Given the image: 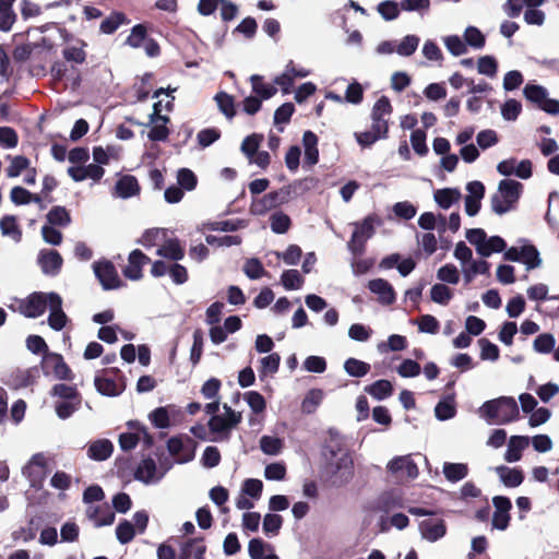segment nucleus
Segmentation results:
<instances>
[{
  "label": "nucleus",
  "instance_id": "1",
  "mask_svg": "<svg viewBox=\"0 0 559 559\" xmlns=\"http://www.w3.org/2000/svg\"><path fill=\"white\" fill-rule=\"evenodd\" d=\"M481 417L490 424H509L520 416L518 403L512 396H500L486 401L479 408Z\"/></svg>",
  "mask_w": 559,
  "mask_h": 559
},
{
  "label": "nucleus",
  "instance_id": "2",
  "mask_svg": "<svg viewBox=\"0 0 559 559\" xmlns=\"http://www.w3.org/2000/svg\"><path fill=\"white\" fill-rule=\"evenodd\" d=\"M523 190V185L512 179H503L499 182L498 193L491 197V209L498 215H503L513 210Z\"/></svg>",
  "mask_w": 559,
  "mask_h": 559
},
{
  "label": "nucleus",
  "instance_id": "3",
  "mask_svg": "<svg viewBox=\"0 0 559 559\" xmlns=\"http://www.w3.org/2000/svg\"><path fill=\"white\" fill-rule=\"evenodd\" d=\"M382 224L381 217L376 214L367 215L361 222L354 223L355 229L348 241V249L354 255H362L366 250V243L374 233V226Z\"/></svg>",
  "mask_w": 559,
  "mask_h": 559
},
{
  "label": "nucleus",
  "instance_id": "4",
  "mask_svg": "<svg viewBox=\"0 0 559 559\" xmlns=\"http://www.w3.org/2000/svg\"><path fill=\"white\" fill-rule=\"evenodd\" d=\"M96 390L106 396H118L124 389V376L118 368H106L103 370L102 376H96L94 379Z\"/></svg>",
  "mask_w": 559,
  "mask_h": 559
},
{
  "label": "nucleus",
  "instance_id": "5",
  "mask_svg": "<svg viewBox=\"0 0 559 559\" xmlns=\"http://www.w3.org/2000/svg\"><path fill=\"white\" fill-rule=\"evenodd\" d=\"M326 480L333 487L340 488L347 485L354 477V461L348 454L338 457L326 467Z\"/></svg>",
  "mask_w": 559,
  "mask_h": 559
},
{
  "label": "nucleus",
  "instance_id": "6",
  "mask_svg": "<svg viewBox=\"0 0 559 559\" xmlns=\"http://www.w3.org/2000/svg\"><path fill=\"white\" fill-rule=\"evenodd\" d=\"M57 294L56 292H34L19 302L17 310L26 318H38L49 308L51 304L50 297Z\"/></svg>",
  "mask_w": 559,
  "mask_h": 559
},
{
  "label": "nucleus",
  "instance_id": "7",
  "mask_svg": "<svg viewBox=\"0 0 559 559\" xmlns=\"http://www.w3.org/2000/svg\"><path fill=\"white\" fill-rule=\"evenodd\" d=\"M290 199V187H282L276 191H271L262 198L253 200L251 204V212L257 215H263L267 211L275 209Z\"/></svg>",
  "mask_w": 559,
  "mask_h": 559
},
{
  "label": "nucleus",
  "instance_id": "8",
  "mask_svg": "<svg viewBox=\"0 0 559 559\" xmlns=\"http://www.w3.org/2000/svg\"><path fill=\"white\" fill-rule=\"evenodd\" d=\"M95 276L105 290L117 289L123 286L114 263L109 260L95 261L93 263Z\"/></svg>",
  "mask_w": 559,
  "mask_h": 559
},
{
  "label": "nucleus",
  "instance_id": "9",
  "mask_svg": "<svg viewBox=\"0 0 559 559\" xmlns=\"http://www.w3.org/2000/svg\"><path fill=\"white\" fill-rule=\"evenodd\" d=\"M23 475L29 480L31 487L39 489L48 475V465L43 453L34 454L26 466Z\"/></svg>",
  "mask_w": 559,
  "mask_h": 559
},
{
  "label": "nucleus",
  "instance_id": "10",
  "mask_svg": "<svg viewBox=\"0 0 559 559\" xmlns=\"http://www.w3.org/2000/svg\"><path fill=\"white\" fill-rule=\"evenodd\" d=\"M41 369L45 374L53 373L57 379L71 381L73 373L64 361L62 355L57 353H46L43 356Z\"/></svg>",
  "mask_w": 559,
  "mask_h": 559
},
{
  "label": "nucleus",
  "instance_id": "11",
  "mask_svg": "<svg viewBox=\"0 0 559 559\" xmlns=\"http://www.w3.org/2000/svg\"><path fill=\"white\" fill-rule=\"evenodd\" d=\"M223 408L226 416L214 415L210 418L207 426L211 432L228 435V432L241 421V413L235 412L227 404H224Z\"/></svg>",
  "mask_w": 559,
  "mask_h": 559
},
{
  "label": "nucleus",
  "instance_id": "12",
  "mask_svg": "<svg viewBox=\"0 0 559 559\" xmlns=\"http://www.w3.org/2000/svg\"><path fill=\"white\" fill-rule=\"evenodd\" d=\"M495 512L492 515V527L504 531L510 524V510L512 509L511 500L506 496H495L492 498Z\"/></svg>",
  "mask_w": 559,
  "mask_h": 559
},
{
  "label": "nucleus",
  "instance_id": "13",
  "mask_svg": "<svg viewBox=\"0 0 559 559\" xmlns=\"http://www.w3.org/2000/svg\"><path fill=\"white\" fill-rule=\"evenodd\" d=\"M388 120H372L370 130L356 132L355 138L359 145L362 147H369L378 140L388 138Z\"/></svg>",
  "mask_w": 559,
  "mask_h": 559
},
{
  "label": "nucleus",
  "instance_id": "14",
  "mask_svg": "<svg viewBox=\"0 0 559 559\" xmlns=\"http://www.w3.org/2000/svg\"><path fill=\"white\" fill-rule=\"evenodd\" d=\"M466 190L468 194L465 197V212L468 216H475L481 207L485 186L481 181L475 180L466 185Z\"/></svg>",
  "mask_w": 559,
  "mask_h": 559
},
{
  "label": "nucleus",
  "instance_id": "15",
  "mask_svg": "<svg viewBox=\"0 0 559 559\" xmlns=\"http://www.w3.org/2000/svg\"><path fill=\"white\" fill-rule=\"evenodd\" d=\"M151 263V259L140 249H134L128 257V265L122 270L123 275L131 281H139L143 277V266Z\"/></svg>",
  "mask_w": 559,
  "mask_h": 559
},
{
  "label": "nucleus",
  "instance_id": "16",
  "mask_svg": "<svg viewBox=\"0 0 559 559\" xmlns=\"http://www.w3.org/2000/svg\"><path fill=\"white\" fill-rule=\"evenodd\" d=\"M37 261L43 273L49 276L58 275L63 264L61 254L53 249L40 250Z\"/></svg>",
  "mask_w": 559,
  "mask_h": 559
},
{
  "label": "nucleus",
  "instance_id": "17",
  "mask_svg": "<svg viewBox=\"0 0 559 559\" xmlns=\"http://www.w3.org/2000/svg\"><path fill=\"white\" fill-rule=\"evenodd\" d=\"M368 288L372 294L378 295V301L384 306H391L396 300L393 286L384 278H374L368 282Z\"/></svg>",
  "mask_w": 559,
  "mask_h": 559
},
{
  "label": "nucleus",
  "instance_id": "18",
  "mask_svg": "<svg viewBox=\"0 0 559 559\" xmlns=\"http://www.w3.org/2000/svg\"><path fill=\"white\" fill-rule=\"evenodd\" d=\"M50 313L48 316V325L55 331H61L68 323L69 318L62 309V298L59 294L50 297Z\"/></svg>",
  "mask_w": 559,
  "mask_h": 559
},
{
  "label": "nucleus",
  "instance_id": "19",
  "mask_svg": "<svg viewBox=\"0 0 559 559\" xmlns=\"http://www.w3.org/2000/svg\"><path fill=\"white\" fill-rule=\"evenodd\" d=\"M421 536L435 543L447 534V525L442 519H427L419 523Z\"/></svg>",
  "mask_w": 559,
  "mask_h": 559
},
{
  "label": "nucleus",
  "instance_id": "20",
  "mask_svg": "<svg viewBox=\"0 0 559 559\" xmlns=\"http://www.w3.org/2000/svg\"><path fill=\"white\" fill-rule=\"evenodd\" d=\"M86 514L87 518L94 522L96 527L111 525L116 518L115 512L108 503L88 507Z\"/></svg>",
  "mask_w": 559,
  "mask_h": 559
},
{
  "label": "nucleus",
  "instance_id": "21",
  "mask_svg": "<svg viewBox=\"0 0 559 559\" xmlns=\"http://www.w3.org/2000/svg\"><path fill=\"white\" fill-rule=\"evenodd\" d=\"M388 468L390 472L394 474H401V476H406L409 479H414L418 476V467L416 463L407 456H400L393 459Z\"/></svg>",
  "mask_w": 559,
  "mask_h": 559
},
{
  "label": "nucleus",
  "instance_id": "22",
  "mask_svg": "<svg viewBox=\"0 0 559 559\" xmlns=\"http://www.w3.org/2000/svg\"><path fill=\"white\" fill-rule=\"evenodd\" d=\"M530 438L526 436H512L508 443L504 460L509 463L518 462L522 457V452L528 447Z\"/></svg>",
  "mask_w": 559,
  "mask_h": 559
},
{
  "label": "nucleus",
  "instance_id": "23",
  "mask_svg": "<svg viewBox=\"0 0 559 559\" xmlns=\"http://www.w3.org/2000/svg\"><path fill=\"white\" fill-rule=\"evenodd\" d=\"M499 475L501 481L506 487L515 488L519 487L524 480L523 471L520 468H511L506 465H500L495 468Z\"/></svg>",
  "mask_w": 559,
  "mask_h": 559
},
{
  "label": "nucleus",
  "instance_id": "24",
  "mask_svg": "<svg viewBox=\"0 0 559 559\" xmlns=\"http://www.w3.org/2000/svg\"><path fill=\"white\" fill-rule=\"evenodd\" d=\"M38 377L37 368H29L26 370H15L11 372L9 378V384L14 389L26 388L28 385L34 384L36 378Z\"/></svg>",
  "mask_w": 559,
  "mask_h": 559
},
{
  "label": "nucleus",
  "instance_id": "25",
  "mask_svg": "<svg viewBox=\"0 0 559 559\" xmlns=\"http://www.w3.org/2000/svg\"><path fill=\"white\" fill-rule=\"evenodd\" d=\"M10 199L15 205H24L34 202L38 204L40 209H45V205L41 204V195L32 193L20 186H15L11 189Z\"/></svg>",
  "mask_w": 559,
  "mask_h": 559
},
{
  "label": "nucleus",
  "instance_id": "26",
  "mask_svg": "<svg viewBox=\"0 0 559 559\" xmlns=\"http://www.w3.org/2000/svg\"><path fill=\"white\" fill-rule=\"evenodd\" d=\"M117 194L128 199L139 194L140 186L138 179L132 175H124L116 182Z\"/></svg>",
  "mask_w": 559,
  "mask_h": 559
},
{
  "label": "nucleus",
  "instance_id": "27",
  "mask_svg": "<svg viewBox=\"0 0 559 559\" xmlns=\"http://www.w3.org/2000/svg\"><path fill=\"white\" fill-rule=\"evenodd\" d=\"M112 443L107 439H103L93 442L88 447L87 455L95 461H105L112 454Z\"/></svg>",
  "mask_w": 559,
  "mask_h": 559
},
{
  "label": "nucleus",
  "instance_id": "28",
  "mask_svg": "<svg viewBox=\"0 0 559 559\" xmlns=\"http://www.w3.org/2000/svg\"><path fill=\"white\" fill-rule=\"evenodd\" d=\"M133 460L129 456H119L115 461V474L122 481L129 483L134 478Z\"/></svg>",
  "mask_w": 559,
  "mask_h": 559
},
{
  "label": "nucleus",
  "instance_id": "29",
  "mask_svg": "<svg viewBox=\"0 0 559 559\" xmlns=\"http://www.w3.org/2000/svg\"><path fill=\"white\" fill-rule=\"evenodd\" d=\"M156 254L177 262L183 259L185 250L178 239H169L164 246L157 249Z\"/></svg>",
  "mask_w": 559,
  "mask_h": 559
},
{
  "label": "nucleus",
  "instance_id": "30",
  "mask_svg": "<svg viewBox=\"0 0 559 559\" xmlns=\"http://www.w3.org/2000/svg\"><path fill=\"white\" fill-rule=\"evenodd\" d=\"M461 198V192L456 188H443L435 192V201L443 209L448 210Z\"/></svg>",
  "mask_w": 559,
  "mask_h": 559
},
{
  "label": "nucleus",
  "instance_id": "31",
  "mask_svg": "<svg viewBox=\"0 0 559 559\" xmlns=\"http://www.w3.org/2000/svg\"><path fill=\"white\" fill-rule=\"evenodd\" d=\"M435 415L439 420H448L456 415L454 394H450L437 403Z\"/></svg>",
  "mask_w": 559,
  "mask_h": 559
},
{
  "label": "nucleus",
  "instance_id": "32",
  "mask_svg": "<svg viewBox=\"0 0 559 559\" xmlns=\"http://www.w3.org/2000/svg\"><path fill=\"white\" fill-rule=\"evenodd\" d=\"M365 391L376 400H384L393 393L392 383L389 380H377L365 388Z\"/></svg>",
  "mask_w": 559,
  "mask_h": 559
},
{
  "label": "nucleus",
  "instance_id": "33",
  "mask_svg": "<svg viewBox=\"0 0 559 559\" xmlns=\"http://www.w3.org/2000/svg\"><path fill=\"white\" fill-rule=\"evenodd\" d=\"M250 81L252 85V92L260 96L261 99H270L277 92L274 85L265 84L263 82V76L259 74L251 75Z\"/></svg>",
  "mask_w": 559,
  "mask_h": 559
},
{
  "label": "nucleus",
  "instance_id": "34",
  "mask_svg": "<svg viewBox=\"0 0 559 559\" xmlns=\"http://www.w3.org/2000/svg\"><path fill=\"white\" fill-rule=\"evenodd\" d=\"M323 395L321 389L310 390L301 402V412L307 415L313 414L321 404Z\"/></svg>",
  "mask_w": 559,
  "mask_h": 559
},
{
  "label": "nucleus",
  "instance_id": "35",
  "mask_svg": "<svg viewBox=\"0 0 559 559\" xmlns=\"http://www.w3.org/2000/svg\"><path fill=\"white\" fill-rule=\"evenodd\" d=\"M156 473V463L153 459L147 457L135 468L134 478L145 484L150 483Z\"/></svg>",
  "mask_w": 559,
  "mask_h": 559
},
{
  "label": "nucleus",
  "instance_id": "36",
  "mask_svg": "<svg viewBox=\"0 0 559 559\" xmlns=\"http://www.w3.org/2000/svg\"><path fill=\"white\" fill-rule=\"evenodd\" d=\"M214 99L227 119H233L236 116L235 99L231 95L226 92H218Z\"/></svg>",
  "mask_w": 559,
  "mask_h": 559
},
{
  "label": "nucleus",
  "instance_id": "37",
  "mask_svg": "<svg viewBox=\"0 0 559 559\" xmlns=\"http://www.w3.org/2000/svg\"><path fill=\"white\" fill-rule=\"evenodd\" d=\"M443 474L449 481L456 483L467 476L468 467L463 463H445Z\"/></svg>",
  "mask_w": 559,
  "mask_h": 559
},
{
  "label": "nucleus",
  "instance_id": "38",
  "mask_svg": "<svg viewBox=\"0 0 559 559\" xmlns=\"http://www.w3.org/2000/svg\"><path fill=\"white\" fill-rule=\"evenodd\" d=\"M126 22V14L115 11L100 23L99 31L104 34H114Z\"/></svg>",
  "mask_w": 559,
  "mask_h": 559
},
{
  "label": "nucleus",
  "instance_id": "39",
  "mask_svg": "<svg viewBox=\"0 0 559 559\" xmlns=\"http://www.w3.org/2000/svg\"><path fill=\"white\" fill-rule=\"evenodd\" d=\"M507 248V242L500 236H491L490 238H486L485 245L483 248H478V254L481 257H489L493 252H502Z\"/></svg>",
  "mask_w": 559,
  "mask_h": 559
},
{
  "label": "nucleus",
  "instance_id": "40",
  "mask_svg": "<svg viewBox=\"0 0 559 559\" xmlns=\"http://www.w3.org/2000/svg\"><path fill=\"white\" fill-rule=\"evenodd\" d=\"M522 260L521 262L526 265L527 270H533L542 264V259L539 257V252L534 245H524L522 246Z\"/></svg>",
  "mask_w": 559,
  "mask_h": 559
},
{
  "label": "nucleus",
  "instance_id": "41",
  "mask_svg": "<svg viewBox=\"0 0 559 559\" xmlns=\"http://www.w3.org/2000/svg\"><path fill=\"white\" fill-rule=\"evenodd\" d=\"M270 226L273 233L285 234L292 226V219L282 211L275 212L270 216Z\"/></svg>",
  "mask_w": 559,
  "mask_h": 559
},
{
  "label": "nucleus",
  "instance_id": "42",
  "mask_svg": "<svg viewBox=\"0 0 559 559\" xmlns=\"http://www.w3.org/2000/svg\"><path fill=\"white\" fill-rule=\"evenodd\" d=\"M345 371L356 378H361L370 371V365L357 358H348L344 362Z\"/></svg>",
  "mask_w": 559,
  "mask_h": 559
},
{
  "label": "nucleus",
  "instance_id": "43",
  "mask_svg": "<svg viewBox=\"0 0 559 559\" xmlns=\"http://www.w3.org/2000/svg\"><path fill=\"white\" fill-rule=\"evenodd\" d=\"M86 43L81 40L80 46H68L62 50V56L67 61L82 64L86 61V51L84 47Z\"/></svg>",
  "mask_w": 559,
  "mask_h": 559
},
{
  "label": "nucleus",
  "instance_id": "44",
  "mask_svg": "<svg viewBox=\"0 0 559 559\" xmlns=\"http://www.w3.org/2000/svg\"><path fill=\"white\" fill-rule=\"evenodd\" d=\"M47 221L52 226H67L71 222V216L64 206L56 205L48 212Z\"/></svg>",
  "mask_w": 559,
  "mask_h": 559
},
{
  "label": "nucleus",
  "instance_id": "45",
  "mask_svg": "<svg viewBox=\"0 0 559 559\" xmlns=\"http://www.w3.org/2000/svg\"><path fill=\"white\" fill-rule=\"evenodd\" d=\"M7 158L11 160V164L5 169L7 176L9 178L19 177L22 171L28 169L29 159L27 157L23 155L11 157L10 155H8Z\"/></svg>",
  "mask_w": 559,
  "mask_h": 559
},
{
  "label": "nucleus",
  "instance_id": "46",
  "mask_svg": "<svg viewBox=\"0 0 559 559\" xmlns=\"http://www.w3.org/2000/svg\"><path fill=\"white\" fill-rule=\"evenodd\" d=\"M281 281L287 290L299 289L305 282L304 277L295 269L284 271Z\"/></svg>",
  "mask_w": 559,
  "mask_h": 559
},
{
  "label": "nucleus",
  "instance_id": "47",
  "mask_svg": "<svg viewBox=\"0 0 559 559\" xmlns=\"http://www.w3.org/2000/svg\"><path fill=\"white\" fill-rule=\"evenodd\" d=\"M523 94L527 100L539 107L547 96V90L542 85L527 84Z\"/></svg>",
  "mask_w": 559,
  "mask_h": 559
},
{
  "label": "nucleus",
  "instance_id": "48",
  "mask_svg": "<svg viewBox=\"0 0 559 559\" xmlns=\"http://www.w3.org/2000/svg\"><path fill=\"white\" fill-rule=\"evenodd\" d=\"M260 448L267 455H277L283 449V440L277 437L263 436L260 439Z\"/></svg>",
  "mask_w": 559,
  "mask_h": 559
},
{
  "label": "nucleus",
  "instance_id": "49",
  "mask_svg": "<svg viewBox=\"0 0 559 559\" xmlns=\"http://www.w3.org/2000/svg\"><path fill=\"white\" fill-rule=\"evenodd\" d=\"M116 536L120 544H129L135 536V528L128 520H122L116 527Z\"/></svg>",
  "mask_w": 559,
  "mask_h": 559
},
{
  "label": "nucleus",
  "instance_id": "50",
  "mask_svg": "<svg viewBox=\"0 0 559 559\" xmlns=\"http://www.w3.org/2000/svg\"><path fill=\"white\" fill-rule=\"evenodd\" d=\"M465 44L473 48L480 49L486 44L485 35L475 26H468L464 33Z\"/></svg>",
  "mask_w": 559,
  "mask_h": 559
},
{
  "label": "nucleus",
  "instance_id": "51",
  "mask_svg": "<svg viewBox=\"0 0 559 559\" xmlns=\"http://www.w3.org/2000/svg\"><path fill=\"white\" fill-rule=\"evenodd\" d=\"M431 300L440 304L448 305L453 297L452 290L444 284H435L430 290Z\"/></svg>",
  "mask_w": 559,
  "mask_h": 559
},
{
  "label": "nucleus",
  "instance_id": "52",
  "mask_svg": "<svg viewBox=\"0 0 559 559\" xmlns=\"http://www.w3.org/2000/svg\"><path fill=\"white\" fill-rule=\"evenodd\" d=\"M147 29L143 24H136L132 27L131 34L126 39V45L139 48L146 40Z\"/></svg>",
  "mask_w": 559,
  "mask_h": 559
},
{
  "label": "nucleus",
  "instance_id": "53",
  "mask_svg": "<svg viewBox=\"0 0 559 559\" xmlns=\"http://www.w3.org/2000/svg\"><path fill=\"white\" fill-rule=\"evenodd\" d=\"M262 140L263 135L257 133L246 136L241 143L242 153L252 159L259 151V146Z\"/></svg>",
  "mask_w": 559,
  "mask_h": 559
},
{
  "label": "nucleus",
  "instance_id": "54",
  "mask_svg": "<svg viewBox=\"0 0 559 559\" xmlns=\"http://www.w3.org/2000/svg\"><path fill=\"white\" fill-rule=\"evenodd\" d=\"M177 180L179 187L187 191H191L197 187L198 178L195 174L189 168H181L178 170Z\"/></svg>",
  "mask_w": 559,
  "mask_h": 559
},
{
  "label": "nucleus",
  "instance_id": "55",
  "mask_svg": "<svg viewBox=\"0 0 559 559\" xmlns=\"http://www.w3.org/2000/svg\"><path fill=\"white\" fill-rule=\"evenodd\" d=\"M555 344H556V340L552 334L543 333V334H539L534 340L533 346L537 353L548 354L554 349Z\"/></svg>",
  "mask_w": 559,
  "mask_h": 559
},
{
  "label": "nucleus",
  "instance_id": "56",
  "mask_svg": "<svg viewBox=\"0 0 559 559\" xmlns=\"http://www.w3.org/2000/svg\"><path fill=\"white\" fill-rule=\"evenodd\" d=\"M377 10L385 21L395 20L400 15L399 4L393 0L380 2Z\"/></svg>",
  "mask_w": 559,
  "mask_h": 559
},
{
  "label": "nucleus",
  "instance_id": "57",
  "mask_svg": "<svg viewBox=\"0 0 559 559\" xmlns=\"http://www.w3.org/2000/svg\"><path fill=\"white\" fill-rule=\"evenodd\" d=\"M498 70L497 60L492 56H483L478 59L477 71L487 76H495Z\"/></svg>",
  "mask_w": 559,
  "mask_h": 559
},
{
  "label": "nucleus",
  "instance_id": "58",
  "mask_svg": "<svg viewBox=\"0 0 559 559\" xmlns=\"http://www.w3.org/2000/svg\"><path fill=\"white\" fill-rule=\"evenodd\" d=\"M478 344L480 346V358L483 360L495 361L499 358L500 350L496 344L491 343L487 338H480Z\"/></svg>",
  "mask_w": 559,
  "mask_h": 559
},
{
  "label": "nucleus",
  "instance_id": "59",
  "mask_svg": "<svg viewBox=\"0 0 559 559\" xmlns=\"http://www.w3.org/2000/svg\"><path fill=\"white\" fill-rule=\"evenodd\" d=\"M0 229L4 236H11L13 238L21 237V230L15 217L12 215H5L0 219Z\"/></svg>",
  "mask_w": 559,
  "mask_h": 559
},
{
  "label": "nucleus",
  "instance_id": "60",
  "mask_svg": "<svg viewBox=\"0 0 559 559\" xmlns=\"http://www.w3.org/2000/svg\"><path fill=\"white\" fill-rule=\"evenodd\" d=\"M419 44V38L416 35H407L403 38L400 45L396 47V52L400 56H412Z\"/></svg>",
  "mask_w": 559,
  "mask_h": 559
},
{
  "label": "nucleus",
  "instance_id": "61",
  "mask_svg": "<svg viewBox=\"0 0 559 559\" xmlns=\"http://www.w3.org/2000/svg\"><path fill=\"white\" fill-rule=\"evenodd\" d=\"M411 143L414 151L424 156L428 153V146L426 144V132L421 129H416L411 134Z\"/></svg>",
  "mask_w": 559,
  "mask_h": 559
},
{
  "label": "nucleus",
  "instance_id": "62",
  "mask_svg": "<svg viewBox=\"0 0 559 559\" xmlns=\"http://www.w3.org/2000/svg\"><path fill=\"white\" fill-rule=\"evenodd\" d=\"M19 144L17 132L11 127H0V146L13 148Z\"/></svg>",
  "mask_w": 559,
  "mask_h": 559
},
{
  "label": "nucleus",
  "instance_id": "63",
  "mask_svg": "<svg viewBox=\"0 0 559 559\" xmlns=\"http://www.w3.org/2000/svg\"><path fill=\"white\" fill-rule=\"evenodd\" d=\"M522 111V105L516 99H508L501 107L502 117L508 121L518 119Z\"/></svg>",
  "mask_w": 559,
  "mask_h": 559
},
{
  "label": "nucleus",
  "instance_id": "64",
  "mask_svg": "<svg viewBox=\"0 0 559 559\" xmlns=\"http://www.w3.org/2000/svg\"><path fill=\"white\" fill-rule=\"evenodd\" d=\"M269 549L273 551L270 544H266L261 538H252L248 545V551L251 559H262L264 557V550Z\"/></svg>",
  "mask_w": 559,
  "mask_h": 559
}]
</instances>
